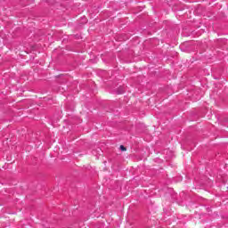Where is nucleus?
<instances>
[{
    "label": "nucleus",
    "mask_w": 228,
    "mask_h": 228,
    "mask_svg": "<svg viewBox=\"0 0 228 228\" xmlns=\"http://www.w3.org/2000/svg\"><path fill=\"white\" fill-rule=\"evenodd\" d=\"M119 149H120V151H126V149L124 145H120Z\"/></svg>",
    "instance_id": "obj_2"
},
{
    "label": "nucleus",
    "mask_w": 228,
    "mask_h": 228,
    "mask_svg": "<svg viewBox=\"0 0 228 228\" xmlns=\"http://www.w3.org/2000/svg\"><path fill=\"white\" fill-rule=\"evenodd\" d=\"M117 94L118 95H121L122 94H124V89H118Z\"/></svg>",
    "instance_id": "obj_1"
}]
</instances>
